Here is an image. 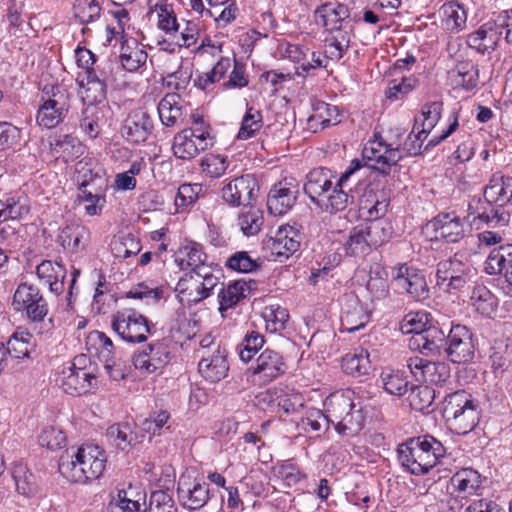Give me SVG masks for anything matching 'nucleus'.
<instances>
[{"instance_id":"f257e3e1","label":"nucleus","mask_w":512,"mask_h":512,"mask_svg":"<svg viewBox=\"0 0 512 512\" xmlns=\"http://www.w3.org/2000/svg\"><path fill=\"white\" fill-rule=\"evenodd\" d=\"M325 413L311 408L301 419L300 426L306 433L319 437L332 424L342 437H354L363 429L365 415L363 406L353 390H339L331 393L324 401Z\"/></svg>"},{"instance_id":"f03ea898","label":"nucleus","mask_w":512,"mask_h":512,"mask_svg":"<svg viewBox=\"0 0 512 512\" xmlns=\"http://www.w3.org/2000/svg\"><path fill=\"white\" fill-rule=\"evenodd\" d=\"M485 200L473 199L468 206L470 224L476 229L482 225L501 228L508 225L510 214L503 208L512 199V177L494 174L484 190Z\"/></svg>"},{"instance_id":"7ed1b4c3","label":"nucleus","mask_w":512,"mask_h":512,"mask_svg":"<svg viewBox=\"0 0 512 512\" xmlns=\"http://www.w3.org/2000/svg\"><path fill=\"white\" fill-rule=\"evenodd\" d=\"M107 457L97 445H82L71 448L60 457L59 472L71 482L85 483L98 479L104 472Z\"/></svg>"},{"instance_id":"20e7f679","label":"nucleus","mask_w":512,"mask_h":512,"mask_svg":"<svg viewBox=\"0 0 512 512\" xmlns=\"http://www.w3.org/2000/svg\"><path fill=\"white\" fill-rule=\"evenodd\" d=\"M446 452L443 444L433 436L411 438L399 445L397 453L401 466L414 475L428 473Z\"/></svg>"},{"instance_id":"39448f33","label":"nucleus","mask_w":512,"mask_h":512,"mask_svg":"<svg viewBox=\"0 0 512 512\" xmlns=\"http://www.w3.org/2000/svg\"><path fill=\"white\" fill-rule=\"evenodd\" d=\"M304 191L313 203L328 213L343 211L353 198L337 189L331 171L325 168H316L307 174Z\"/></svg>"},{"instance_id":"423d86ee","label":"nucleus","mask_w":512,"mask_h":512,"mask_svg":"<svg viewBox=\"0 0 512 512\" xmlns=\"http://www.w3.org/2000/svg\"><path fill=\"white\" fill-rule=\"evenodd\" d=\"M431 315L426 311L410 312L400 323L403 334H413L409 347L424 355L437 354L443 346L444 332L430 325Z\"/></svg>"},{"instance_id":"0eeeda50","label":"nucleus","mask_w":512,"mask_h":512,"mask_svg":"<svg viewBox=\"0 0 512 512\" xmlns=\"http://www.w3.org/2000/svg\"><path fill=\"white\" fill-rule=\"evenodd\" d=\"M443 405L444 416L450 430L454 433L466 435L478 425L480 420L478 403L464 390L447 395Z\"/></svg>"},{"instance_id":"6e6552de","label":"nucleus","mask_w":512,"mask_h":512,"mask_svg":"<svg viewBox=\"0 0 512 512\" xmlns=\"http://www.w3.org/2000/svg\"><path fill=\"white\" fill-rule=\"evenodd\" d=\"M70 109L68 91L58 84H47L42 88L36 122L44 129H52L61 124Z\"/></svg>"},{"instance_id":"1a4fd4ad","label":"nucleus","mask_w":512,"mask_h":512,"mask_svg":"<svg viewBox=\"0 0 512 512\" xmlns=\"http://www.w3.org/2000/svg\"><path fill=\"white\" fill-rule=\"evenodd\" d=\"M383 221H372L354 227L344 243L347 255L361 257L368 255L372 249L385 243L390 235Z\"/></svg>"},{"instance_id":"9d476101","label":"nucleus","mask_w":512,"mask_h":512,"mask_svg":"<svg viewBox=\"0 0 512 512\" xmlns=\"http://www.w3.org/2000/svg\"><path fill=\"white\" fill-rule=\"evenodd\" d=\"M87 360L82 354L61 366L56 382L66 394L81 396L94 387L95 375L85 366Z\"/></svg>"},{"instance_id":"9b49d317","label":"nucleus","mask_w":512,"mask_h":512,"mask_svg":"<svg viewBox=\"0 0 512 512\" xmlns=\"http://www.w3.org/2000/svg\"><path fill=\"white\" fill-rule=\"evenodd\" d=\"M446 357L453 363L464 364L473 360L475 342L472 331L465 325H452L444 334L443 346Z\"/></svg>"},{"instance_id":"f8f14e48","label":"nucleus","mask_w":512,"mask_h":512,"mask_svg":"<svg viewBox=\"0 0 512 512\" xmlns=\"http://www.w3.org/2000/svg\"><path fill=\"white\" fill-rule=\"evenodd\" d=\"M218 284V277L213 275L211 267L207 266L190 275L189 279L181 278L176 285V292L182 302L196 304L209 297Z\"/></svg>"},{"instance_id":"ddd939ff","label":"nucleus","mask_w":512,"mask_h":512,"mask_svg":"<svg viewBox=\"0 0 512 512\" xmlns=\"http://www.w3.org/2000/svg\"><path fill=\"white\" fill-rule=\"evenodd\" d=\"M112 329L128 343H142L150 333L148 319L134 309L117 311L112 318Z\"/></svg>"},{"instance_id":"4468645a","label":"nucleus","mask_w":512,"mask_h":512,"mask_svg":"<svg viewBox=\"0 0 512 512\" xmlns=\"http://www.w3.org/2000/svg\"><path fill=\"white\" fill-rule=\"evenodd\" d=\"M362 154L368 166L383 174H387L390 168L402 158L398 148L387 144L381 136L377 135L367 142Z\"/></svg>"},{"instance_id":"2eb2a0df","label":"nucleus","mask_w":512,"mask_h":512,"mask_svg":"<svg viewBox=\"0 0 512 512\" xmlns=\"http://www.w3.org/2000/svg\"><path fill=\"white\" fill-rule=\"evenodd\" d=\"M211 145V134L206 130L183 129L174 136L172 150L177 158L190 160Z\"/></svg>"},{"instance_id":"dca6fc26","label":"nucleus","mask_w":512,"mask_h":512,"mask_svg":"<svg viewBox=\"0 0 512 512\" xmlns=\"http://www.w3.org/2000/svg\"><path fill=\"white\" fill-rule=\"evenodd\" d=\"M391 278L395 285L406 291L417 301L429 297V288L425 276L416 268L407 264H397L391 269Z\"/></svg>"},{"instance_id":"f3484780","label":"nucleus","mask_w":512,"mask_h":512,"mask_svg":"<svg viewBox=\"0 0 512 512\" xmlns=\"http://www.w3.org/2000/svg\"><path fill=\"white\" fill-rule=\"evenodd\" d=\"M469 267L456 256L437 264V286L445 292H455L465 287L468 281Z\"/></svg>"},{"instance_id":"a211bd4d","label":"nucleus","mask_w":512,"mask_h":512,"mask_svg":"<svg viewBox=\"0 0 512 512\" xmlns=\"http://www.w3.org/2000/svg\"><path fill=\"white\" fill-rule=\"evenodd\" d=\"M259 190L255 177L245 174L229 181L221 191L222 199L232 207L249 205Z\"/></svg>"},{"instance_id":"6ab92c4d","label":"nucleus","mask_w":512,"mask_h":512,"mask_svg":"<svg viewBox=\"0 0 512 512\" xmlns=\"http://www.w3.org/2000/svg\"><path fill=\"white\" fill-rule=\"evenodd\" d=\"M180 504L189 509L197 510L209 500V484L204 480L192 479L189 475H181L177 487Z\"/></svg>"},{"instance_id":"aec40b11","label":"nucleus","mask_w":512,"mask_h":512,"mask_svg":"<svg viewBox=\"0 0 512 512\" xmlns=\"http://www.w3.org/2000/svg\"><path fill=\"white\" fill-rule=\"evenodd\" d=\"M301 235L294 227L286 225L277 229L266 242L274 261L283 262L298 251Z\"/></svg>"},{"instance_id":"412c9836","label":"nucleus","mask_w":512,"mask_h":512,"mask_svg":"<svg viewBox=\"0 0 512 512\" xmlns=\"http://www.w3.org/2000/svg\"><path fill=\"white\" fill-rule=\"evenodd\" d=\"M169 359L168 345L164 341H154L134 354L133 365L142 372L154 373L163 368Z\"/></svg>"},{"instance_id":"4be33fe9","label":"nucleus","mask_w":512,"mask_h":512,"mask_svg":"<svg viewBox=\"0 0 512 512\" xmlns=\"http://www.w3.org/2000/svg\"><path fill=\"white\" fill-rule=\"evenodd\" d=\"M251 370L254 382L267 384L285 373L286 363L279 352L267 348L257 357Z\"/></svg>"},{"instance_id":"5701e85b","label":"nucleus","mask_w":512,"mask_h":512,"mask_svg":"<svg viewBox=\"0 0 512 512\" xmlns=\"http://www.w3.org/2000/svg\"><path fill=\"white\" fill-rule=\"evenodd\" d=\"M484 270L489 275L502 274L505 279L502 289L505 294L512 296V244L494 248L484 262Z\"/></svg>"},{"instance_id":"b1692460","label":"nucleus","mask_w":512,"mask_h":512,"mask_svg":"<svg viewBox=\"0 0 512 512\" xmlns=\"http://www.w3.org/2000/svg\"><path fill=\"white\" fill-rule=\"evenodd\" d=\"M407 367L417 381L439 385L450 376L449 367L444 362H431L418 356L407 360Z\"/></svg>"},{"instance_id":"393cba45","label":"nucleus","mask_w":512,"mask_h":512,"mask_svg":"<svg viewBox=\"0 0 512 512\" xmlns=\"http://www.w3.org/2000/svg\"><path fill=\"white\" fill-rule=\"evenodd\" d=\"M106 80L104 71L97 74L96 71L84 72V76L77 81L80 86L79 94L85 106L87 105H106Z\"/></svg>"},{"instance_id":"a878e982","label":"nucleus","mask_w":512,"mask_h":512,"mask_svg":"<svg viewBox=\"0 0 512 512\" xmlns=\"http://www.w3.org/2000/svg\"><path fill=\"white\" fill-rule=\"evenodd\" d=\"M153 130V121L143 109L131 111L124 120L121 133L131 143L145 142Z\"/></svg>"},{"instance_id":"bb28decb","label":"nucleus","mask_w":512,"mask_h":512,"mask_svg":"<svg viewBox=\"0 0 512 512\" xmlns=\"http://www.w3.org/2000/svg\"><path fill=\"white\" fill-rule=\"evenodd\" d=\"M298 189L291 182L281 181L272 186L267 197V208L270 214L283 215L295 204Z\"/></svg>"},{"instance_id":"cd10ccee","label":"nucleus","mask_w":512,"mask_h":512,"mask_svg":"<svg viewBox=\"0 0 512 512\" xmlns=\"http://www.w3.org/2000/svg\"><path fill=\"white\" fill-rule=\"evenodd\" d=\"M315 22L326 31H337L348 22L350 12L346 5L339 2H328L319 6L314 13Z\"/></svg>"},{"instance_id":"c85d7f7f","label":"nucleus","mask_w":512,"mask_h":512,"mask_svg":"<svg viewBox=\"0 0 512 512\" xmlns=\"http://www.w3.org/2000/svg\"><path fill=\"white\" fill-rule=\"evenodd\" d=\"M436 238L456 243L465 236V223L455 212L441 213L431 221Z\"/></svg>"},{"instance_id":"c756f323","label":"nucleus","mask_w":512,"mask_h":512,"mask_svg":"<svg viewBox=\"0 0 512 512\" xmlns=\"http://www.w3.org/2000/svg\"><path fill=\"white\" fill-rule=\"evenodd\" d=\"M501 36L502 31L499 30L495 19L483 24L475 32L469 34L467 44L478 53H491L496 49Z\"/></svg>"},{"instance_id":"7c9ffc66","label":"nucleus","mask_w":512,"mask_h":512,"mask_svg":"<svg viewBox=\"0 0 512 512\" xmlns=\"http://www.w3.org/2000/svg\"><path fill=\"white\" fill-rule=\"evenodd\" d=\"M188 108V105L176 93L165 95L157 107L159 118L162 124L167 127L183 123Z\"/></svg>"},{"instance_id":"2f4dec72","label":"nucleus","mask_w":512,"mask_h":512,"mask_svg":"<svg viewBox=\"0 0 512 512\" xmlns=\"http://www.w3.org/2000/svg\"><path fill=\"white\" fill-rule=\"evenodd\" d=\"M198 369L201 375L210 382H218L225 378L228 372V364L225 351H221L220 346L216 347V353L206 355L198 363Z\"/></svg>"},{"instance_id":"473e14b6","label":"nucleus","mask_w":512,"mask_h":512,"mask_svg":"<svg viewBox=\"0 0 512 512\" xmlns=\"http://www.w3.org/2000/svg\"><path fill=\"white\" fill-rule=\"evenodd\" d=\"M207 255L203 251L202 245L196 242L181 247L175 254V263L181 270H191L192 274H196L199 270H203L206 265Z\"/></svg>"},{"instance_id":"72a5a7b5","label":"nucleus","mask_w":512,"mask_h":512,"mask_svg":"<svg viewBox=\"0 0 512 512\" xmlns=\"http://www.w3.org/2000/svg\"><path fill=\"white\" fill-rule=\"evenodd\" d=\"M90 240L89 229L73 223L65 226L58 235V242L67 251L77 253L86 248Z\"/></svg>"},{"instance_id":"f704fd0d","label":"nucleus","mask_w":512,"mask_h":512,"mask_svg":"<svg viewBox=\"0 0 512 512\" xmlns=\"http://www.w3.org/2000/svg\"><path fill=\"white\" fill-rule=\"evenodd\" d=\"M369 320L370 312L368 309L358 299L353 298L341 316V331L356 332L364 328Z\"/></svg>"},{"instance_id":"c9c22d12","label":"nucleus","mask_w":512,"mask_h":512,"mask_svg":"<svg viewBox=\"0 0 512 512\" xmlns=\"http://www.w3.org/2000/svg\"><path fill=\"white\" fill-rule=\"evenodd\" d=\"M36 274L51 292L59 294L63 291L66 269L60 263L44 260L37 266Z\"/></svg>"},{"instance_id":"e433bc0d","label":"nucleus","mask_w":512,"mask_h":512,"mask_svg":"<svg viewBox=\"0 0 512 512\" xmlns=\"http://www.w3.org/2000/svg\"><path fill=\"white\" fill-rule=\"evenodd\" d=\"M448 78L454 88L471 91L478 85L479 71L473 62L462 61L449 71Z\"/></svg>"},{"instance_id":"4c0bfd02","label":"nucleus","mask_w":512,"mask_h":512,"mask_svg":"<svg viewBox=\"0 0 512 512\" xmlns=\"http://www.w3.org/2000/svg\"><path fill=\"white\" fill-rule=\"evenodd\" d=\"M439 13L444 29L458 33L466 28L467 11L465 7L457 1H450L443 4Z\"/></svg>"},{"instance_id":"58836bf2","label":"nucleus","mask_w":512,"mask_h":512,"mask_svg":"<svg viewBox=\"0 0 512 512\" xmlns=\"http://www.w3.org/2000/svg\"><path fill=\"white\" fill-rule=\"evenodd\" d=\"M108 112L107 105H87L83 108L80 119L81 130L90 138L95 139L101 130Z\"/></svg>"},{"instance_id":"ea45409f","label":"nucleus","mask_w":512,"mask_h":512,"mask_svg":"<svg viewBox=\"0 0 512 512\" xmlns=\"http://www.w3.org/2000/svg\"><path fill=\"white\" fill-rule=\"evenodd\" d=\"M147 53L136 39L125 40L121 46L120 62L123 68L133 72L145 65Z\"/></svg>"},{"instance_id":"a19ab883","label":"nucleus","mask_w":512,"mask_h":512,"mask_svg":"<svg viewBox=\"0 0 512 512\" xmlns=\"http://www.w3.org/2000/svg\"><path fill=\"white\" fill-rule=\"evenodd\" d=\"M482 484L481 475L472 468H463L451 478V485L461 494L474 495L478 493Z\"/></svg>"},{"instance_id":"79ce46f5","label":"nucleus","mask_w":512,"mask_h":512,"mask_svg":"<svg viewBox=\"0 0 512 512\" xmlns=\"http://www.w3.org/2000/svg\"><path fill=\"white\" fill-rule=\"evenodd\" d=\"M78 199L85 204V212L89 216L99 215L105 206V191L94 188L93 185L83 183L79 189Z\"/></svg>"},{"instance_id":"37998d69","label":"nucleus","mask_w":512,"mask_h":512,"mask_svg":"<svg viewBox=\"0 0 512 512\" xmlns=\"http://www.w3.org/2000/svg\"><path fill=\"white\" fill-rule=\"evenodd\" d=\"M109 442L121 450L135 446L139 443L137 433L133 432L128 423L114 424L107 429L106 433Z\"/></svg>"},{"instance_id":"c03bdc74","label":"nucleus","mask_w":512,"mask_h":512,"mask_svg":"<svg viewBox=\"0 0 512 512\" xmlns=\"http://www.w3.org/2000/svg\"><path fill=\"white\" fill-rule=\"evenodd\" d=\"M473 308L485 317H492L497 310V299L485 286H476L471 294Z\"/></svg>"},{"instance_id":"a18cd8bd","label":"nucleus","mask_w":512,"mask_h":512,"mask_svg":"<svg viewBox=\"0 0 512 512\" xmlns=\"http://www.w3.org/2000/svg\"><path fill=\"white\" fill-rule=\"evenodd\" d=\"M202 192L203 186L199 183L181 184L174 198L175 213L188 211L196 203Z\"/></svg>"},{"instance_id":"49530a36","label":"nucleus","mask_w":512,"mask_h":512,"mask_svg":"<svg viewBox=\"0 0 512 512\" xmlns=\"http://www.w3.org/2000/svg\"><path fill=\"white\" fill-rule=\"evenodd\" d=\"M341 366L346 374L353 377L366 375L369 373L371 368L369 354L367 351L362 349L353 353L346 354L342 358Z\"/></svg>"},{"instance_id":"de8ad7c7","label":"nucleus","mask_w":512,"mask_h":512,"mask_svg":"<svg viewBox=\"0 0 512 512\" xmlns=\"http://www.w3.org/2000/svg\"><path fill=\"white\" fill-rule=\"evenodd\" d=\"M221 289L218 293L219 311H224L235 306L241 299L245 297L247 290L246 283L243 281H235L229 283L227 286L221 284Z\"/></svg>"},{"instance_id":"09e8293b","label":"nucleus","mask_w":512,"mask_h":512,"mask_svg":"<svg viewBox=\"0 0 512 512\" xmlns=\"http://www.w3.org/2000/svg\"><path fill=\"white\" fill-rule=\"evenodd\" d=\"M104 0H75L73 16L81 24H89L98 20L102 12Z\"/></svg>"},{"instance_id":"8fccbe9b","label":"nucleus","mask_w":512,"mask_h":512,"mask_svg":"<svg viewBox=\"0 0 512 512\" xmlns=\"http://www.w3.org/2000/svg\"><path fill=\"white\" fill-rule=\"evenodd\" d=\"M54 151L60 154L65 161H73L84 154L85 146L72 135L60 136L54 144Z\"/></svg>"},{"instance_id":"3c124183","label":"nucleus","mask_w":512,"mask_h":512,"mask_svg":"<svg viewBox=\"0 0 512 512\" xmlns=\"http://www.w3.org/2000/svg\"><path fill=\"white\" fill-rule=\"evenodd\" d=\"M263 126V117L259 110L249 107L246 110L241 122L237 138L247 140L256 135Z\"/></svg>"},{"instance_id":"603ef678","label":"nucleus","mask_w":512,"mask_h":512,"mask_svg":"<svg viewBox=\"0 0 512 512\" xmlns=\"http://www.w3.org/2000/svg\"><path fill=\"white\" fill-rule=\"evenodd\" d=\"M33 336L28 332H15L8 340L7 354L13 358L22 359L29 356Z\"/></svg>"},{"instance_id":"864d4df0","label":"nucleus","mask_w":512,"mask_h":512,"mask_svg":"<svg viewBox=\"0 0 512 512\" xmlns=\"http://www.w3.org/2000/svg\"><path fill=\"white\" fill-rule=\"evenodd\" d=\"M263 213L260 209L251 207L243 211L238 217V226L245 236L256 235L263 225Z\"/></svg>"},{"instance_id":"5fc2aeb1","label":"nucleus","mask_w":512,"mask_h":512,"mask_svg":"<svg viewBox=\"0 0 512 512\" xmlns=\"http://www.w3.org/2000/svg\"><path fill=\"white\" fill-rule=\"evenodd\" d=\"M42 294L39 289L32 284L21 283L13 296L12 305L17 311H23L31 306L36 300H40Z\"/></svg>"},{"instance_id":"6e6d98bb","label":"nucleus","mask_w":512,"mask_h":512,"mask_svg":"<svg viewBox=\"0 0 512 512\" xmlns=\"http://www.w3.org/2000/svg\"><path fill=\"white\" fill-rule=\"evenodd\" d=\"M383 389L390 395L403 396L408 390V381L400 371H384L381 374Z\"/></svg>"},{"instance_id":"4d7b16f0","label":"nucleus","mask_w":512,"mask_h":512,"mask_svg":"<svg viewBox=\"0 0 512 512\" xmlns=\"http://www.w3.org/2000/svg\"><path fill=\"white\" fill-rule=\"evenodd\" d=\"M111 250L116 258L126 259L141 251L140 241L132 234L122 236L111 244Z\"/></svg>"},{"instance_id":"13d9d810","label":"nucleus","mask_w":512,"mask_h":512,"mask_svg":"<svg viewBox=\"0 0 512 512\" xmlns=\"http://www.w3.org/2000/svg\"><path fill=\"white\" fill-rule=\"evenodd\" d=\"M264 345V337L257 331L246 333L243 341L238 346L239 357L243 362H249Z\"/></svg>"},{"instance_id":"bf43d9fd","label":"nucleus","mask_w":512,"mask_h":512,"mask_svg":"<svg viewBox=\"0 0 512 512\" xmlns=\"http://www.w3.org/2000/svg\"><path fill=\"white\" fill-rule=\"evenodd\" d=\"M442 109L443 105L441 102H432L423 107L420 116L415 118L419 119L422 133L429 134L432 131L441 117Z\"/></svg>"},{"instance_id":"052dcab7","label":"nucleus","mask_w":512,"mask_h":512,"mask_svg":"<svg viewBox=\"0 0 512 512\" xmlns=\"http://www.w3.org/2000/svg\"><path fill=\"white\" fill-rule=\"evenodd\" d=\"M434 397L435 392L431 387L420 385L411 388L409 401L414 410L423 411L432 405Z\"/></svg>"},{"instance_id":"680f3d73","label":"nucleus","mask_w":512,"mask_h":512,"mask_svg":"<svg viewBox=\"0 0 512 512\" xmlns=\"http://www.w3.org/2000/svg\"><path fill=\"white\" fill-rule=\"evenodd\" d=\"M148 512H178V508L169 492L156 490L150 495Z\"/></svg>"},{"instance_id":"e2e57ef3","label":"nucleus","mask_w":512,"mask_h":512,"mask_svg":"<svg viewBox=\"0 0 512 512\" xmlns=\"http://www.w3.org/2000/svg\"><path fill=\"white\" fill-rule=\"evenodd\" d=\"M279 51L283 58L289 59L297 66H303L309 56L310 48L300 43H285L280 45Z\"/></svg>"},{"instance_id":"0e129e2a","label":"nucleus","mask_w":512,"mask_h":512,"mask_svg":"<svg viewBox=\"0 0 512 512\" xmlns=\"http://www.w3.org/2000/svg\"><path fill=\"white\" fill-rule=\"evenodd\" d=\"M228 159L222 155H207L201 162L203 172L213 178L222 176L228 168Z\"/></svg>"},{"instance_id":"69168bd1","label":"nucleus","mask_w":512,"mask_h":512,"mask_svg":"<svg viewBox=\"0 0 512 512\" xmlns=\"http://www.w3.org/2000/svg\"><path fill=\"white\" fill-rule=\"evenodd\" d=\"M328 60L324 53L319 51H310L309 56L303 66H296L295 74L306 78L313 74L318 68H326Z\"/></svg>"},{"instance_id":"338daca9","label":"nucleus","mask_w":512,"mask_h":512,"mask_svg":"<svg viewBox=\"0 0 512 512\" xmlns=\"http://www.w3.org/2000/svg\"><path fill=\"white\" fill-rule=\"evenodd\" d=\"M226 264L230 269L241 273H250L259 267L257 261L252 259L246 251L234 253Z\"/></svg>"},{"instance_id":"774afa93","label":"nucleus","mask_w":512,"mask_h":512,"mask_svg":"<svg viewBox=\"0 0 512 512\" xmlns=\"http://www.w3.org/2000/svg\"><path fill=\"white\" fill-rule=\"evenodd\" d=\"M66 441L64 433L53 426L45 427L39 435V443L50 450L60 449Z\"/></svg>"}]
</instances>
